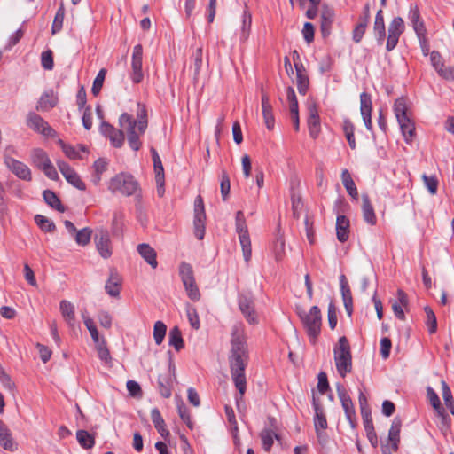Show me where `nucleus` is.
Masks as SVG:
<instances>
[{"label":"nucleus","mask_w":454,"mask_h":454,"mask_svg":"<svg viewBox=\"0 0 454 454\" xmlns=\"http://www.w3.org/2000/svg\"><path fill=\"white\" fill-rule=\"evenodd\" d=\"M316 416L314 419L315 429L317 435L320 434V430H324L327 427L326 418L324 415L323 411L319 409L317 405L315 406Z\"/></svg>","instance_id":"nucleus-43"},{"label":"nucleus","mask_w":454,"mask_h":454,"mask_svg":"<svg viewBox=\"0 0 454 454\" xmlns=\"http://www.w3.org/2000/svg\"><path fill=\"white\" fill-rule=\"evenodd\" d=\"M427 396L428 401L430 402V403L432 404V406L435 410V411H440V410L442 409V406H441V401H440L437 394L430 387H428L427 388Z\"/></svg>","instance_id":"nucleus-58"},{"label":"nucleus","mask_w":454,"mask_h":454,"mask_svg":"<svg viewBox=\"0 0 454 454\" xmlns=\"http://www.w3.org/2000/svg\"><path fill=\"white\" fill-rule=\"evenodd\" d=\"M402 421L399 418H395L392 421L391 427L388 432V441L394 451H397L400 442V431Z\"/></svg>","instance_id":"nucleus-29"},{"label":"nucleus","mask_w":454,"mask_h":454,"mask_svg":"<svg viewBox=\"0 0 454 454\" xmlns=\"http://www.w3.org/2000/svg\"><path fill=\"white\" fill-rule=\"evenodd\" d=\"M407 306V295L403 290L399 289L397 291V300L392 302V309L395 317L401 320H403L405 317L403 309L406 308Z\"/></svg>","instance_id":"nucleus-28"},{"label":"nucleus","mask_w":454,"mask_h":454,"mask_svg":"<svg viewBox=\"0 0 454 454\" xmlns=\"http://www.w3.org/2000/svg\"><path fill=\"white\" fill-rule=\"evenodd\" d=\"M424 184L431 194H435L438 187V181L435 176H428L427 175L422 176Z\"/></svg>","instance_id":"nucleus-60"},{"label":"nucleus","mask_w":454,"mask_h":454,"mask_svg":"<svg viewBox=\"0 0 454 454\" xmlns=\"http://www.w3.org/2000/svg\"><path fill=\"white\" fill-rule=\"evenodd\" d=\"M95 244L98 252L104 259H107L112 255L111 239L106 231L100 230L96 234Z\"/></svg>","instance_id":"nucleus-18"},{"label":"nucleus","mask_w":454,"mask_h":454,"mask_svg":"<svg viewBox=\"0 0 454 454\" xmlns=\"http://www.w3.org/2000/svg\"><path fill=\"white\" fill-rule=\"evenodd\" d=\"M340 289L341 295L344 303H352L351 291L347 284L346 278L344 275L340 277Z\"/></svg>","instance_id":"nucleus-56"},{"label":"nucleus","mask_w":454,"mask_h":454,"mask_svg":"<svg viewBox=\"0 0 454 454\" xmlns=\"http://www.w3.org/2000/svg\"><path fill=\"white\" fill-rule=\"evenodd\" d=\"M137 252L153 269L157 267L156 252L152 247L145 243L140 244L137 246Z\"/></svg>","instance_id":"nucleus-31"},{"label":"nucleus","mask_w":454,"mask_h":454,"mask_svg":"<svg viewBox=\"0 0 454 454\" xmlns=\"http://www.w3.org/2000/svg\"><path fill=\"white\" fill-rule=\"evenodd\" d=\"M404 22L401 17L394 18L387 30V40L386 44V49L390 51L394 50L398 43L399 37L404 31Z\"/></svg>","instance_id":"nucleus-12"},{"label":"nucleus","mask_w":454,"mask_h":454,"mask_svg":"<svg viewBox=\"0 0 454 454\" xmlns=\"http://www.w3.org/2000/svg\"><path fill=\"white\" fill-rule=\"evenodd\" d=\"M147 112L145 106L137 104V120L127 114L123 113L119 118V125L123 136H127L128 143L131 149L138 151L141 147L140 136H142L147 128Z\"/></svg>","instance_id":"nucleus-2"},{"label":"nucleus","mask_w":454,"mask_h":454,"mask_svg":"<svg viewBox=\"0 0 454 454\" xmlns=\"http://www.w3.org/2000/svg\"><path fill=\"white\" fill-rule=\"evenodd\" d=\"M0 445L6 450H17V443L12 436L10 429L0 420Z\"/></svg>","instance_id":"nucleus-26"},{"label":"nucleus","mask_w":454,"mask_h":454,"mask_svg":"<svg viewBox=\"0 0 454 454\" xmlns=\"http://www.w3.org/2000/svg\"><path fill=\"white\" fill-rule=\"evenodd\" d=\"M106 73V71L105 69L99 70V72L98 73V74L93 82L91 91L95 96L98 95L102 89Z\"/></svg>","instance_id":"nucleus-54"},{"label":"nucleus","mask_w":454,"mask_h":454,"mask_svg":"<svg viewBox=\"0 0 454 454\" xmlns=\"http://www.w3.org/2000/svg\"><path fill=\"white\" fill-rule=\"evenodd\" d=\"M82 317L83 319V323H84L85 326L87 327L94 343L97 344V343L100 342L102 338H99L98 329H97L93 320L86 313H82Z\"/></svg>","instance_id":"nucleus-40"},{"label":"nucleus","mask_w":454,"mask_h":454,"mask_svg":"<svg viewBox=\"0 0 454 454\" xmlns=\"http://www.w3.org/2000/svg\"><path fill=\"white\" fill-rule=\"evenodd\" d=\"M373 31L380 44H382L386 36V28L382 10H379L375 16Z\"/></svg>","instance_id":"nucleus-32"},{"label":"nucleus","mask_w":454,"mask_h":454,"mask_svg":"<svg viewBox=\"0 0 454 454\" xmlns=\"http://www.w3.org/2000/svg\"><path fill=\"white\" fill-rule=\"evenodd\" d=\"M27 125L34 131L47 137H54V129L38 114L30 113L27 117Z\"/></svg>","instance_id":"nucleus-13"},{"label":"nucleus","mask_w":454,"mask_h":454,"mask_svg":"<svg viewBox=\"0 0 454 454\" xmlns=\"http://www.w3.org/2000/svg\"><path fill=\"white\" fill-rule=\"evenodd\" d=\"M343 129L348 142L349 146L352 149L356 148V140L354 137V127L350 121H345Z\"/></svg>","instance_id":"nucleus-52"},{"label":"nucleus","mask_w":454,"mask_h":454,"mask_svg":"<svg viewBox=\"0 0 454 454\" xmlns=\"http://www.w3.org/2000/svg\"><path fill=\"white\" fill-rule=\"evenodd\" d=\"M108 190L114 194L121 193L125 196H131L137 192L138 183L131 175L120 173L111 178Z\"/></svg>","instance_id":"nucleus-6"},{"label":"nucleus","mask_w":454,"mask_h":454,"mask_svg":"<svg viewBox=\"0 0 454 454\" xmlns=\"http://www.w3.org/2000/svg\"><path fill=\"white\" fill-rule=\"evenodd\" d=\"M394 112L404 140L411 143L415 134V125L408 114L407 105L403 98H399L395 101Z\"/></svg>","instance_id":"nucleus-5"},{"label":"nucleus","mask_w":454,"mask_h":454,"mask_svg":"<svg viewBox=\"0 0 454 454\" xmlns=\"http://www.w3.org/2000/svg\"><path fill=\"white\" fill-rule=\"evenodd\" d=\"M107 163L102 159H98L94 162L95 176H93V182L95 184H99L101 180V174L106 171Z\"/></svg>","instance_id":"nucleus-50"},{"label":"nucleus","mask_w":454,"mask_h":454,"mask_svg":"<svg viewBox=\"0 0 454 454\" xmlns=\"http://www.w3.org/2000/svg\"><path fill=\"white\" fill-rule=\"evenodd\" d=\"M430 61L441 78L446 81H454V67H447L439 51H433L430 53Z\"/></svg>","instance_id":"nucleus-9"},{"label":"nucleus","mask_w":454,"mask_h":454,"mask_svg":"<svg viewBox=\"0 0 454 454\" xmlns=\"http://www.w3.org/2000/svg\"><path fill=\"white\" fill-rule=\"evenodd\" d=\"M35 221L36 224L42 229L43 231L51 232L55 230V224L49 218L37 215L35 216Z\"/></svg>","instance_id":"nucleus-45"},{"label":"nucleus","mask_w":454,"mask_h":454,"mask_svg":"<svg viewBox=\"0 0 454 454\" xmlns=\"http://www.w3.org/2000/svg\"><path fill=\"white\" fill-rule=\"evenodd\" d=\"M309 117H308V126L309 129V134L312 137H316L320 130V121L319 115L317 112V108L315 103H310L308 106Z\"/></svg>","instance_id":"nucleus-24"},{"label":"nucleus","mask_w":454,"mask_h":454,"mask_svg":"<svg viewBox=\"0 0 454 454\" xmlns=\"http://www.w3.org/2000/svg\"><path fill=\"white\" fill-rule=\"evenodd\" d=\"M76 439L79 444L84 449H91L95 444V439L92 434L85 430H78L76 432Z\"/></svg>","instance_id":"nucleus-38"},{"label":"nucleus","mask_w":454,"mask_h":454,"mask_svg":"<svg viewBox=\"0 0 454 454\" xmlns=\"http://www.w3.org/2000/svg\"><path fill=\"white\" fill-rule=\"evenodd\" d=\"M167 326L162 321H157L153 326V339L157 345H160L165 338Z\"/></svg>","instance_id":"nucleus-44"},{"label":"nucleus","mask_w":454,"mask_h":454,"mask_svg":"<svg viewBox=\"0 0 454 454\" xmlns=\"http://www.w3.org/2000/svg\"><path fill=\"white\" fill-rule=\"evenodd\" d=\"M260 437L262 440V448L265 451H270L273 445L274 439L278 440V435L270 429L262 430Z\"/></svg>","instance_id":"nucleus-37"},{"label":"nucleus","mask_w":454,"mask_h":454,"mask_svg":"<svg viewBox=\"0 0 454 454\" xmlns=\"http://www.w3.org/2000/svg\"><path fill=\"white\" fill-rule=\"evenodd\" d=\"M153 167L155 171V179L156 183L159 186L158 192L161 196L163 194V185H164V168L162 162L160 160V155L154 148L151 149Z\"/></svg>","instance_id":"nucleus-22"},{"label":"nucleus","mask_w":454,"mask_h":454,"mask_svg":"<svg viewBox=\"0 0 454 454\" xmlns=\"http://www.w3.org/2000/svg\"><path fill=\"white\" fill-rule=\"evenodd\" d=\"M251 23V15L247 12H244L242 14L241 40L246 41L248 38Z\"/></svg>","instance_id":"nucleus-47"},{"label":"nucleus","mask_w":454,"mask_h":454,"mask_svg":"<svg viewBox=\"0 0 454 454\" xmlns=\"http://www.w3.org/2000/svg\"><path fill=\"white\" fill-rule=\"evenodd\" d=\"M273 252L276 261L282 260L285 254V240L282 237H278L276 239Z\"/></svg>","instance_id":"nucleus-55"},{"label":"nucleus","mask_w":454,"mask_h":454,"mask_svg":"<svg viewBox=\"0 0 454 454\" xmlns=\"http://www.w3.org/2000/svg\"><path fill=\"white\" fill-rule=\"evenodd\" d=\"M42 66L46 70H51L53 68V57L51 51H46L42 53L41 56Z\"/></svg>","instance_id":"nucleus-62"},{"label":"nucleus","mask_w":454,"mask_h":454,"mask_svg":"<svg viewBox=\"0 0 454 454\" xmlns=\"http://www.w3.org/2000/svg\"><path fill=\"white\" fill-rule=\"evenodd\" d=\"M231 344V349L229 362L231 379L242 396L247 389L245 369L247 364L248 354L244 329L241 325H235L233 326Z\"/></svg>","instance_id":"nucleus-1"},{"label":"nucleus","mask_w":454,"mask_h":454,"mask_svg":"<svg viewBox=\"0 0 454 454\" xmlns=\"http://www.w3.org/2000/svg\"><path fill=\"white\" fill-rule=\"evenodd\" d=\"M108 138L114 147L120 148L124 143L123 131L116 129Z\"/></svg>","instance_id":"nucleus-63"},{"label":"nucleus","mask_w":454,"mask_h":454,"mask_svg":"<svg viewBox=\"0 0 454 454\" xmlns=\"http://www.w3.org/2000/svg\"><path fill=\"white\" fill-rule=\"evenodd\" d=\"M327 318L330 328L333 330L337 325V311L333 302L328 306Z\"/></svg>","instance_id":"nucleus-61"},{"label":"nucleus","mask_w":454,"mask_h":454,"mask_svg":"<svg viewBox=\"0 0 454 454\" xmlns=\"http://www.w3.org/2000/svg\"><path fill=\"white\" fill-rule=\"evenodd\" d=\"M297 88L301 94H305L309 87V78L306 74L296 75Z\"/></svg>","instance_id":"nucleus-64"},{"label":"nucleus","mask_w":454,"mask_h":454,"mask_svg":"<svg viewBox=\"0 0 454 454\" xmlns=\"http://www.w3.org/2000/svg\"><path fill=\"white\" fill-rule=\"evenodd\" d=\"M337 394L345 411L347 419L350 423L351 427H355L354 419L356 417V411L349 395L340 384L337 385Z\"/></svg>","instance_id":"nucleus-17"},{"label":"nucleus","mask_w":454,"mask_h":454,"mask_svg":"<svg viewBox=\"0 0 454 454\" xmlns=\"http://www.w3.org/2000/svg\"><path fill=\"white\" fill-rule=\"evenodd\" d=\"M236 231L242 248L244 260L248 262L252 257V247L246 220L236 222Z\"/></svg>","instance_id":"nucleus-11"},{"label":"nucleus","mask_w":454,"mask_h":454,"mask_svg":"<svg viewBox=\"0 0 454 454\" xmlns=\"http://www.w3.org/2000/svg\"><path fill=\"white\" fill-rule=\"evenodd\" d=\"M92 231L90 228H83L73 235L76 243L80 246H86L90 243Z\"/></svg>","instance_id":"nucleus-42"},{"label":"nucleus","mask_w":454,"mask_h":454,"mask_svg":"<svg viewBox=\"0 0 454 454\" xmlns=\"http://www.w3.org/2000/svg\"><path fill=\"white\" fill-rule=\"evenodd\" d=\"M179 274L188 297L197 301L200 298V293L196 285L193 270L189 263L182 262L179 267Z\"/></svg>","instance_id":"nucleus-8"},{"label":"nucleus","mask_w":454,"mask_h":454,"mask_svg":"<svg viewBox=\"0 0 454 454\" xmlns=\"http://www.w3.org/2000/svg\"><path fill=\"white\" fill-rule=\"evenodd\" d=\"M367 25H368L367 22H364V21L359 20L358 24L356 26V27L353 30V40L356 43H359L362 40V38L365 33Z\"/></svg>","instance_id":"nucleus-57"},{"label":"nucleus","mask_w":454,"mask_h":454,"mask_svg":"<svg viewBox=\"0 0 454 454\" xmlns=\"http://www.w3.org/2000/svg\"><path fill=\"white\" fill-rule=\"evenodd\" d=\"M360 112L366 129L372 130V98L366 92L360 95Z\"/></svg>","instance_id":"nucleus-20"},{"label":"nucleus","mask_w":454,"mask_h":454,"mask_svg":"<svg viewBox=\"0 0 454 454\" xmlns=\"http://www.w3.org/2000/svg\"><path fill=\"white\" fill-rule=\"evenodd\" d=\"M143 62V47L141 44H137L133 49L131 59V73L130 79L133 83H140L143 81L144 74L142 70Z\"/></svg>","instance_id":"nucleus-14"},{"label":"nucleus","mask_w":454,"mask_h":454,"mask_svg":"<svg viewBox=\"0 0 454 454\" xmlns=\"http://www.w3.org/2000/svg\"><path fill=\"white\" fill-rule=\"evenodd\" d=\"M59 310L65 322L70 326L75 325V311L74 306L72 302L63 300L59 303Z\"/></svg>","instance_id":"nucleus-27"},{"label":"nucleus","mask_w":454,"mask_h":454,"mask_svg":"<svg viewBox=\"0 0 454 454\" xmlns=\"http://www.w3.org/2000/svg\"><path fill=\"white\" fill-rule=\"evenodd\" d=\"M262 114L266 128L269 130H272L274 129L275 124L273 108L270 102L268 95L265 93H262Z\"/></svg>","instance_id":"nucleus-23"},{"label":"nucleus","mask_w":454,"mask_h":454,"mask_svg":"<svg viewBox=\"0 0 454 454\" xmlns=\"http://www.w3.org/2000/svg\"><path fill=\"white\" fill-rule=\"evenodd\" d=\"M0 382L5 389L9 390L12 394L15 392V383L2 367H0Z\"/></svg>","instance_id":"nucleus-51"},{"label":"nucleus","mask_w":454,"mask_h":454,"mask_svg":"<svg viewBox=\"0 0 454 454\" xmlns=\"http://www.w3.org/2000/svg\"><path fill=\"white\" fill-rule=\"evenodd\" d=\"M299 317L309 339L313 344L321 333L322 317L321 311L317 306H312L309 311L299 310Z\"/></svg>","instance_id":"nucleus-3"},{"label":"nucleus","mask_w":454,"mask_h":454,"mask_svg":"<svg viewBox=\"0 0 454 454\" xmlns=\"http://www.w3.org/2000/svg\"><path fill=\"white\" fill-rule=\"evenodd\" d=\"M59 145L66 154L67 157H68L71 160H80L82 159V154H80V152L77 150L76 147H74L70 145L65 144L62 140H59Z\"/></svg>","instance_id":"nucleus-49"},{"label":"nucleus","mask_w":454,"mask_h":454,"mask_svg":"<svg viewBox=\"0 0 454 454\" xmlns=\"http://www.w3.org/2000/svg\"><path fill=\"white\" fill-rule=\"evenodd\" d=\"M7 168L20 179L24 181L32 180V173L27 165L11 157L4 160Z\"/></svg>","instance_id":"nucleus-16"},{"label":"nucleus","mask_w":454,"mask_h":454,"mask_svg":"<svg viewBox=\"0 0 454 454\" xmlns=\"http://www.w3.org/2000/svg\"><path fill=\"white\" fill-rule=\"evenodd\" d=\"M334 363L339 374L344 378L352 371V356L348 339L342 336L333 348Z\"/></svg>","instance_id":"nucleus-4"},{"label":"nucleus","mask_w":454,"mask_h":454,"mask_svg":"<svg viewBox=\"0 0 454 454\" xmlns=\"http://www.w3.org/2000/svg\"><path fill=\"white\" fill-rule=\"evenodd\" d=\"M205 220L206 215L204 211L203 200L198 196L194 201V234L198 239H202L205 235Z\"/></svg>","instance_id":"nucleus-10"},{"label":"nucleus","mask_w":454,"mask_h":454,"mask_svg":"<svg viewBox=\"0 0 454 454\" xmlns=\"http://www.w3.org/2000/svg\"><path fill=\"white\" fill-rule=\"evenodd\" d=\"M341 180L344 187L346 188L348 193L354 199L357 200L358 192L356 186L351 177L350 173L348 169H343L341 173Z\"/></svg>","instance_id":"nucleus-35"},{"label":"nucleus","mask_w":454,"mask_h":454,"mask_svg":"<svg viewBox=\"0 0 454 454\" xmlns=\"http://www.w3.org/2000/svg\"><path fill=\"white\" fill-rule=\"evenodd\" d=\"M152 421L157 429L158 433L163 437L167 438L169 435V431L168 430L165 421L160 415V411L157 408H154L151 411Z\"/></svg>","instance_id":"nucleus-33"},{"label":"nucleus","mask_w":454,"mask_h":454,"mask_svg":"<svg viewBox=\"0 0 454 454\" xmlns=\"http://www.w3.org/2000/svg\"><path fill=\"white\" fill-rule=\"evenodd\" d=\"M95 345L99 359L106 363L109 362L111 360V356L106 347V340L102 338L101 341Z\"/></svg>","instance_id":"nucleus-48"},{"label":"nucleus","mask_w":454,"mask_h":454,"mask_svg":"<svg viewBox=\"0 0 454 454\" xmlns=\"http://www.w3.org/2000/svg\"><path fill=\"white\" fill-rule=\"evenodd\" d=\"M425 313L427 315V325L428 328V332L432 334L434 333L437 330V321L436 317L434 311L430 307H425Z\"/></svg>","instance_id":"nucleus-46"},{"label":"nucleus","mask_w":454,"mask_h":454,"mask_svg":"<svg viewBox=\"0 0 454 454\" xmlns=\"http://www.w3.org/2000/svg\"><path fill=\"white\" fill-rule=\"evenodd\" d=\"M239 309L249 324H257V314L254 309V302L251 298L240 295L239 298Z\"/></svg>","instance_id":"nucleus-19"},{"label":"nucleus","mask_w":454,"mask_h":454,"mask_svg":"<svg viewBox=\"0 0 454 454\" xmlns=\"http://www.w3.org/2000/svg\"><path fill=\"white\" fill-rule=\"evenodd\" d=\"M64 17H65V12H64V8L61 6L58 10V12L55 15L53 23H52V27H51L52 34H56L57 32L61 30L62 26H63Z\"/></svg>","instance_id":"nucleus-53"},{"label":"nucleus","mask_w":454,"mask_h":454,"mask_svg":"<svg viewBox=\"0 0 454 454\" xmlns=\"http://www.w3.org/2000/svg\"><path fill=\"white\" fill-rule=\"evenodd\" d=\"M337 239L340 242L348 240L349 236V220L345 215H339L336 220Z\"/></svg>","instance_id":"nucleus-30"},{"label":"nucleus","mask_w":454,"mask_h":454,"mask_svg":"<svg viewBox=\"0 0 454 454\" xmlns=\"http://www.w3.org/2000/svg\"><path fill=\"white\" fill-rule=\"evenodd\" d=\"M363 205V216L364 221L371 224L374 225L376 223V215L374 213V209L370 202V199L367 194H363L362 196Z\"/></svg>","instance_id":"nucleus-34"},{"label":"nucleus","mask_w":454,"mask_h":454,"mask_svg":"<svg viewBox=\"0 0 454 454\" xmlns=\"http://www.w3.org/2000/svg\"><path fill=\"white\" fill-rule=\"evenodd\" d=\"M59 171L65 177V179L74 187L80 191L86 189L85 184L82 182L79 175L72 168L67 162L59 160L57 162Z\"/></svg>","instance_id":"nucleus-15"},{"label":"nucleus","mask_w":454,"mask_h":454,"mask_svg":"<svg viewBox=\"0 0 454 454\" xmlns=\"http://www.w3.org/2000/svg\"><path fill=\"white\" fill-rule=\"evenodd\" d=\"M43 199H44L45 202L49 206H51L52 208H55L59 212H63L65 210L60 200H59V198L53 192L49 191V190L44 191L43 192Z\"/></svg>","instance_id":"nucleus-41"},{"label":"nucleus","mask_w":454,"mask_h":454,"mask_svg":"<svg viewBox=\"0 0 454 454\" xmlns=\"http://www.w3.org/2000/svg\"><path fill=\"white\" fill-rule=\"evenodd\" d=\"M177 411L180 416V418L186 423V425L189 427V428H192V423L191 421V417L188 411V409L184 404L182 401L177 403Z\"/></svg>","instance_id":"nucleus-59"},{"label":"nucleus","mask_w":454,"mask_h":454,"mask_svg":"<svg viewBox=\"0 0 454 454\" xmlns=\"http://www.w3.org/2000/svg\"><path fill=\"white\" fill-rule=\"evenodd\" d=\"M410 20L412 23L413 29L417 34L419 43H425L427 30L423 21L420 20L419 11L416 5L411 6Z\"/></svg>","instance_id":"nucleus-21"},{"label":"nucleus","mask_w":454,"mask_h":454,"mask_svg":"<svg viewBox=\"0 0 454 454\" xmlns=\"http://www.w3.org/2000/svg\"><path fill=\"white\" fill-rule=\"evenodd\" d=\"M30 160L32 164L42 170L48 178L51 180L59 179L58 172L45 151L40 148L33 149L30 153Z\"/></svg>","instance_id":"nucleus-7"},{"label":"nucleus","mask_w":454,"mask_h":454,"mask_svg":"<svg viewBox=\"0 0 454 454\" xmlns=\"http://www.w3.org/2000/svg\"><path fill=\"white\" fill-rule=\"evenodd\" d=\"M58 95L52 90H46L39 98L36 109L38 111H49L58 104Z\"/></svg>","instance_id":"nucleus-25"},{"label":"nucleus","mask_w":454,"mask_h":454,"mask_svg":"<svg viewBox=\"0 0 454 454\" xmlns=\"http://www.w3.org/2000/svg\"><path fill=\"white\" fill-rule=\"evenodd\" d=\"M120 284L121 280L119 277L111 274L105 286L106 293L113 297H117L120 294Z\"/></svg>","instance_id":"nucleus-39"},{"label":"nucleus","mask_w":454,"mask_h":454,"mask_svg":"<svg viewBox=\"0 0 454 454\" xmlns=\"http://www.w3.org/2000/svg\"><path fill=\"white\" fill-rule=\"evenodd\" d=\"M168 344L173 346L176 351L184 348V340L178 326H174L170 329L168 333Z\"/></svg>","instance_id":"nucleus-36"}]
</instances>
